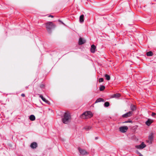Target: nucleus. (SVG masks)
Here are the masks:
<instances>
[{"label": "nucleus", "mask_w": 156, "mask_h": 156, "mask_svg": "<svg viewBox=\"0 0 156 156\" xmlns=\"http://www.w3.org/2000/svg\"><path fill=\"white\" fill-rule=\"evenodd\" d=\"M105 89V87L104 86H101L100 87V91H101L104 90Z\"/></svg>", "instance_id": "obj_21"}, {"label": "nucleus", "mask_w": 156, "mask_h": 156, "mask_svg": "<svg viewBox=\"0 0 156 156\" xmlns=\"http://www.w3.org/2000/svg\"><path fill=\"white\" fill-rule=\"evenodd\" d=\"M101 101L104 102L105 100L101 98H100L97 99L95 102V103H98Z\"/></svg>", "instance_id": "obj_17"}, {"label": "nucleus", "mask_w": 156, "mask_h": 156, "mask_svg": "<svg viewBox=\"0 0 156 156\" xmlns=\"http://www.w3.org/2000/svg\"><path fill=\"white\" fill-rule=\"evenodd\" d=\"M105 77L106 79L108 80H109L110 79V76L107 74H105Z\"/></svg>", "instance_id": "obj_20"}, {"label": "nucleus", "mask_w": 156, "mask_h": 156, "mask_svg": "<svg viewBox=\"0 0 156 156\" xmlns=\"http://www.w3.org/2000/svg\"><path fill=\"white\" fill-rule=\"evenodd\" d=\"M130 109L132 111H133L136 110V106L133 105H131L130 106Z\"/></svg>", "instance_id": "obj_14"}, {"label": "nucleus", "mask_w": 156, "mask_h": 156, "mask_svg": "<svg viewBox=\"0 0 156 156\" xmlns=\"http://www.w3.org/2000/svg\"><path fill=\"white\" fill-rule=\"evenodd\" d=\"M86 42L85 40L83 39L82 38H80L79 41V45H82L84 44Z\"/></svg>", "instance_id": "obj_10"}, {"label": "nucleus", "mask_w": 156, "mask_h": 156, "mask_svg": "<svg viewBox=\"0 0 156 156\" xmlns=\"http://www.w3.org/2000/svg\"><path fill=\"white\" fill-rule=\"evenodd\" d=\"M146 55H147L148 56H152L153 55V53L151 51H149L147 52Z\"/></svg>", "instance_id": "obj_19"}, {"label": "nucleus", "mask_w": 156, "mask_h": 156, "mask_svg": "<svg viewBox=\"0 0 156 156\" xmlns=\"http://www.w3.org/2000/svg\"><path fill=\"white\" fill-rule=\"evenodd\" d=\"M96 48V47L95 46L94 44L92 45L91 46L90 49L91 52L93 53H94L95 51Z\"/></svg>", "instance_id": "obj_12"}, {"label": "nucleus", "mask_w": 156, "mask_h": 156, "mask_svg": "<svg viewBox=\"0 0 156 156\" xmlns=\"http://www.w3.org/2000/svg\"><path fill=\"white\" fill-rule=\"evenodd\" d=\"M153 134L152 133H151V134L149 135L148 136V139L149 140L147 141V142L149 144H151V142L153 140Z\"/></svg>", "instance_id": "obj_8"}, {"label": "nucleus", "mask_w": 156, "mask_h": 156, "mask_svg": "<svg viewBox=\"0 0 156 156\" xmlns=\"http://www.w3.org/2000/svg\"><path fill=\"white\" fill-rule=\"evenodd\" d=\"M91 127L90 126H87L85 127L84 128L87 130H89L91 129Z\"/></svg>", "instance_id": "obj_23"}, {"label": "nucleus", "mask_w": 156, "mask_h": 156, "mask_svg": "<svg viewBox=\"0 0 156 156\" xmlns=\"http://www.w3.org/2000/svg\"><path fill=\"white\" fill-rule=\"evenodd\" d=\"M37 146V144L36 142H34L32 143L30 145V147L33 149L36 148Z\"/></svg>", "instance_id": "obj_9"}, {"label": "nucleus", "mask_w": 156, "mask_h": 156, "mask_svg": "<svg viewBox=\"0 0 156 156\" xmlns=\"http://www.w3.org/2000/svg\"><path fill=\"white\" fill-rule=\"evenodd\" d=\"M93 115L90 111H87L83 113L81 115L82 119H86L91 118Z\"/></svg>", "instance_id": "obj_3"}, {"label": "nucleus", "mask_w": 156, "mask_h": 156, "mask_svg": "<svg viewBox=\"0 0 156 156\" xmlns=\"http://www.w3.org/2000/svg\"><path fill=\"white\" fill-rule=\"evenodd\" d=\"M21 96L23 97H24L25 96V94H21Z\"/></svg>", "instance_id": "obj_27"}, {"label": "nucleus", "mask_w": 156, "mask_h": 156, "mask_svg": "<svg viewBox=\"0 0 156 156\" xmlns=\"http://www.w3.org/2000/svg\"><path fill=\"white\" fill-rule=\"evenodd\" d=\"M133 114L132 111H129L123 115L122 116L123 118H127L131 116Z\"/></svg>", "instance_id": "obj_7"}, {"label": "nucleus", "mask_w": 156, "mask_h": 156, "mask_svg": "<svg viewBox=\"0 0 156 156\" xmlns=\"http://www.w3.org/2000/svg\"><path fill=\"white\" fill-rule=\"evenodd\" d=\"M146 146V145L144 144V143L142 142L141 144L140 145L136 146V147L137 149H142L145 147Z\"/></svg>", "instance_id": "obj_6"}, {"label": "nucleus", "mask_w": 156, "mask_h": 156, "mask_svg": "<svg viewBox=\"0 0 156 156\" xmlns=\"http://www.w3.org/2000/svg\"><path fill=\"white\" fill-rule=\"evenodd\" d=\"M62 122L66 124H67L69 123L71 120V117L69 113L65 112L62 118Z\"/></svg>", "instance_id": "obj_1"}, {"label": "nucleus", "mask_w": 156, "mask_h": 156, "mask_svg": "<svg viewBox=\"0 0 156 156\" xmlns=\"http://www.w3.org/2000/svg\"><path fill=\"white\" fill-rule=\"evenodd\" d=\"M109 105V103L108 102H106L104 104V106L105 107H108Z\"/></svg>", "instance_id": "obj_22"}, {"label": "nucleus", "mask_w": 156, "mask_h": 156, "mask_svg": "<svg viewBox=\"0 0 156 156\" xmlns=\"http://www.w3.org/2000/svg\"><path fill=\"white\" fill-rule=\"evenodd\" d=\"M120 96V94L119 93H116L112 95V98H118Z\"/></svg>", "instance_id": "obj_16"}, {"label": "nucleus", "mask_w": 156, "mask_h": 156, "mask_svg": "<svg viewBox=\"0 0 156 156\" xmlns=\"http://www.w3.org/2000/svg\"><path fill=\"white\" fill-rule=\"evenodd\" d=\"M84 15H82L80 17L79 20L80 22L81 23L83 22L84 21Z\"/></svg>", "instance_id": "obj_15"}, {"label": "nucleus", "mask_w": 156, "mask_h": 156, "mask_svg": "<svg viewBox=\"0 0 156 156\" xmlns=\"http://www.w3.org/2000/svg\"><path fill=\"white\" fill-rule=\"evenodd\" d=\"M35 117L34 115H31L30 116V119L31 121H34L35 120Z\"/></svg>", "instance_id": "obj_18"}, {"label": "nucleus", "mask_w": 156, "mask_h": 156, "mask_svg": "<svg viewBox=\"0 0 156 156\" xmlns=\"http://www.w3.org/2000/svg\"><path fill=\"white\" fill-rule=\"evenodd\" d=\"M156 115V113L154 112H153L152 114L151 115L152 116H154V115Z\"/></svg>", "instance_id": "obj_26"}, {"label": "nucleus", "mask_w": 156, "mask_h": 156, "mask_svg": "<svg viewBox=\"0 0 156 156\" xmlns=\"http://www.w3.org/2000/svg\"><path fill=\"white\" fill-rule=\"evenodd\" d=\"M79 151L81 155H84L88 154V153L85 150L82 149L80 147L78 148Z\"/></svg>", "instance_id": "obj_5"}, {"label": "nucleus", "mask_w": 156, "mask_h": 156, "mask_svg": "<svg viewBox=\"0 0 156 156\" xmlns=\"http://www.w3.org/2000/svg\"><path fill=\"white\" fill-rule=\"evenodd\" d=\"M136 153L138 154L140 156H142V155L141 154V153L139 152L138 151H136Z\"/></svg>", "instance_id": "obj_25"}, {"label": "nucleus", "mask_w": 156, "mask_h": 156, "mask_svg": "<svg viewBox=\"0 0 156 156\" xmlns=\"http://www.w3.org/2000/svg\"><path fill=\"white\" fill-rule=\"evenodd\" d=\"M46 27L47 30L48 32L51 33V30L55 27V25L51 22H48L45 23Z\"/></svg>", "instance_id": "obj_2"}, {"label": "nucleus", "mask_w": 156, "mask_h": 156, "mask_svg": "<svg viewBox=\"0 0 156 156\" xmlns=\"http://www.w3.org/2000/svg\"><path fill=\"white\" fill-rule=\"evenodd\" d=\"M39 97L42 99V100L44 102H46V103H47L48 104H49L50 102H49V101L46 100L45 98H44L43 96L42 95H40L39 96Z\"/></svg>", "instance_id": "obj_13"}, {"label": "nucleus", "mask_w": 156, "mask_h": 156, "mask_svg": "<svg viewBox=\"0 0 156 156\" xmlns=\"http://www.w3.org/2000/svg\"><path fill=\"white\" fill-rule=\"evenodd\" d=\"M128 129L127 126H122L119 128V130L122 133H124L127 131Z\"/></svg>", "instance_id": "obj_4"}, {"label": "nucleus", "mask_w": 156, "mask_h": 156, "mask_svg": "<svg viewBox=\"0 0 156 156\" xmlns=\"http://www.w3.org/2000/svg\"><path fill=\"white\" fill-rule=\"evenodd\" d=\"M153 120L151 119H148L147 120L146 122V124L148 126H150L151 123L153 122Z\"/></svg>", "instance_id": "obj_11"}, {"label": "nucleus", "mask_w": 156, "mask_h": 156, "mask_svg": "<svg viewBox=\"0 0 156 156\" xmlns=\"http://www.w3.org/2000/svg\"><path fill=\"white\" fill-rule=\"evenodd\" d=\"M43 87V86H41V87Z\"/></svg>", "instance_id": "obj_31"}, {"label": "nucleus", "mask_w": 156, "mask_h": 156, "mask_svg": "<svg viewBox=\"0 0 156 156\" xmlns=\"http://www.w3.org/2000/svg\"><path fill=\"white\" fill-rule=\"evenodd\" d=\"M48 16L50 17H51L52 18L53 17V16H52V15H49Z\"/></svg>", "instance_id": "obj_28"}, {"label": "nucleus", "mask_w": 156, "mask_h": 156, "mask_svg": "<svg viewBox=\"0 0 156 156\" xmlns=\"http://www.w3.org/2000/svg\"><path fill=\"white\" fill-rule=\"evenodd\" d=\"M60 21L63 24H64V23L61 21Z\"/></svg>", "instance_id": "obj_30"}, {"label": "nucleus", "mask_w": 156, "mask_h": 156, "mask_svg": "<svg viewBox=\"0 0 156 156\" xmlns=\"http://www.w3.org/2000/svg\"><path fill=\"white\" fill-rule=\"evenodd\" d=\"M104 79L103 78H100L99 79V82H103Z\"/></svg>", "instance_id": "obj_24"}, {"label": "nucleus", "mask_w": 156, "mask_h": 156, "mask_svg": "<svg viewBox=\"0 0 156 156\" xmlns=\"http://www.w3.org/2000/svg\"><path fill=\"white\" fill-rule=\"evenodd\" d=\"M131 121H126L125 122V123H127V122H131Z\"/></svg>", "instance_id": "obj_29"}]
</instances>
